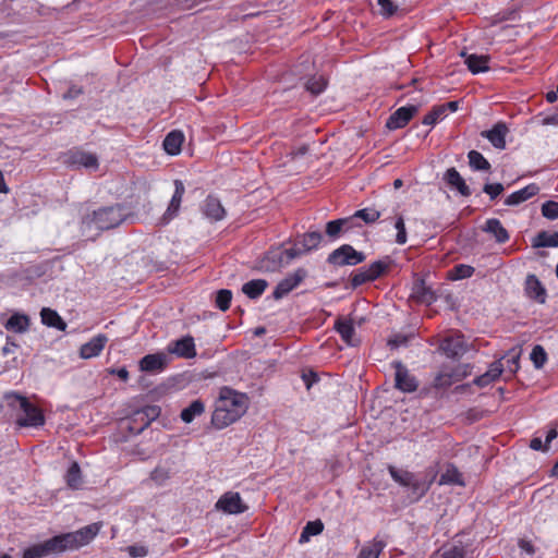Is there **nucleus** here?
<instances>
[{
    "mask_svg": "<svg viewBox=\"0 0 558 558\" xmlns=\"http://www.w3.org/2000/svg\"><path fill=\"white\" fill-rule=\"evenodd\" d=\"M126 218L120 205L108 206L86 214L82 218L81 233L88 240H95L101 231L120 226Z\"/></svg>",
    "mask_w": 558,
    "mask_h": 558,
    "instance_id": "f257e3e1",
    "label": "nucleus"
},
{
    "mask_svg": "<svg viewBox=\"0 0 558 558\" xmlns=\"http://www.w3.org/2000/svg\"><path fill=\"white\" fill-rule=\"evenodd\" d=\"M247 409V398L231 389L222 391L211 415L213 425L222 429L238 421Z\"/></svg>",
    "mask_w": 558,
    "mask_h": 558,
    "instance_id": "f03ea898",
    "label": "nucleus"
},
{
    "mask_svg": "<svg viewBox=\"0 0 558 558\" xmlns=\"http://www.w3.org/2000/svg\"><path fill=\"white\" fill-rule=\"evenodd\" d=\"M4 398L8 407L15 411V422L20 427L38 428L45 424L43 411L26 397L16 392H8Z\"/></svg>",
    "mask_w": 558,
    "mask_h": 558,
    "instance_id": "7ed1b4c3",
    "label": "nucleus"
},
{
    "mask_svg": "<svg viewBox=\"0 0 558 558\" xmlns=\"http://www.w3.org/2000/svg\"><path fill=\"white\" fill-rule=\"evenodd\" d=\"M100 523H92L75 532L57 535L62 553L87 545L99 533Z\"/></svg>",
    "mask_w": 558,
    "mask_h": 558,
    "instance_id": "20e7f679",
    "label": "nucleus"
},
{
    "mask_svg": "<svg viewBox=\"0 0 558 558\" xmlns=\"http://www.w3.org/2000/svg\"><path fill=\"white\" fill-rule=\"evenodd\" d=\"M365 260V255L357 252L353 246L343 244L332 251L327 258V262L333 266H355Z\"/></svg>",
    "mask_w": 558,
    "mask_h": 558,
    "instance_id": "39448f33",
    "label": "nucleus"
},
{
    "mask_svg": "<svg viewBox=\"0 0 558 558\" xmlns=\"http://www.w3.org/2000/svg\"><path fill=\"white\" fill-rule=\"evenodd\" d=\"M388 263L376 260L367 267L359 268L351 277V286L356 288L363 283L374 281L388 268Z\"/></svg>",
    "mask_w": 558,
    "mask_h": 558,
    "instance_id": "423d86ee",
    "label": "nucleus"
},
{
    "mask_svg": "<svg viewBox=\"0 0 558 558\" xmlns=\"http://www.w3.org/2000/svg\"><path fill=\"white\" fill-rule=\"evenodd\" d=\"M62 554L57 536L24 549L22 558H44L50 555Z\"/></svg>",
    "mask_w": 558,
    "mask_h": 558,
    "instance_id": "0eeeda50",
    "label": "nucleus"
},
{
    "mask_svg": "<svg viewBox=\"0 0 558 558\" xmlns=\"http://www.w3.org/2000/svg\"><path fill=\"white\" fill-rule=\"evenodd\" d=\"M307 276V271L304 268H298L293 274L282 279L275 288L272 298L280 300L288 295L293 289H295Z\"/></svg>",
    "mask_w": 558,
    "mask_h": 558,
    "instance_id": "6e6552de",
    "label": "nucleus"
},
{
    "mask_svg": "<svg viewBox=\"0 0 558 558\" xmlns=\"http://www.w3.org/2000/svg\"><path fill=\"white\" fill-rule=\"evenodd\" d=\"M216 509L228 514H240L247 510L239 493L228 492L216 502Z\"/></svg>",
    "mask_w": 558,
    "mask_h": 558,
    "instance_id": "1a4fd4ad",
    "label": "nucleus"
},
{
    "mask_svg": "<svg viewBox=\"0 0 558 558\" xmlns=\"http://www.w3.org/2000/svg\"><path fill=\"white\" fill-rule=\"evenodd\" d=\"M439 349L447 357L459 359L468 351V345L462 335L454 333L446 337L441 341Z\"/></svg>",
    "mask_w": 558,
    "mask_h": 558,
    "instance_id": "9d476101",
    "label": "nucleus"
},
{
    "mask_svg": "<svg viewBox=\"0 0 558 558\" xmlns=\"http://www.w3.org/2000/svg\"><path fill=\"white\" fill-rule=\"evenodd\" d=\"M392 365L396 371V388L402 392L415 391L417 389V381L415 377L409 373L408 368L401 362H393Z\"/></svg>",
    "mask_w": 558,
    "mask_h": 558,
    "instance_id": "9b49d317",
    "label": "nucleus"
},
{
    "mask_svg": "<svg viewBox=\"0 0 558 558\" xmlns=\"http://www.w3.org/2000/svg\"><path fill=\"white\" fill-rule=\"evenodd\" d=\"M167 351L182 359H193L196 356L194 339L191 336L171 341L167 347Z\"/></svg>",
    "mask_w": 558,
    "mask_h": 558,
    "instance_id": "f8f14e48",
    "label": "nucleus"
},
{
    "mask_svg": "<svg viewBox=\"0 0 558 558\" xmlns=\"http://www.w3.org/2000/svg\"><path fill=\"white\" fill-rule=\"evenodd\" d=\"M66 162L76 168H85L87 170L98 169V158L95 154L75 150L69 154Z\"/></svg>",
    "mask_w": 558,
    "mask_h": 558,
    "instance_id": "ddd939ff",
    "label": "nucleus"
},
{
    "mask_svg": "<svg viewBox=\"0 0 558 558\" xmlns=\"http://www.w3.org/2000/svg\"><path fill=\"white\" fill-rule=\"evenodd\" d=\"M415 106L401 107L397 109L387 120L386 126L389 130H397L405 126L412 117L416 113Z\"/></svg>",
    "mask_w": 558,
    "mask_h": 558,
    "instance_id": "4468645a",
    "label": "nucleus"
},
{
    "mask_svg": "<svg viewBox=\"0 0 558 558\" xmlns=\"http://www.w3.org/2000/svg\"><path fill=\"white\" fill-rule=\"evenodd\" d=\"M509 132L508 126L504 122L496 123L493 129L483 131L482 137L487 138L490 144L497 149L506 148V136Z\"/></svg>",
    "mask_w": 558,
    "mask_h": 558,
    "instance_id": "2eb2a0df",
    "label": "nucleus"
},
{
    "mask_svg": "<svg viewBox=\"0 0 558 558\" xmlns=\"http://www.w3.org/2000/svg\"><path fill=\"white\" fill-rule=\"evenodd\" d=\"M168 364V356L163 352L147 354L140 361L142 372H161Z\"/></svg>",
    "mask_w": 558,
    "mask_h": 558,
    "instance_id": "dca6fc26",
    "label": "nucleus"
},
{
    "mask_svg": "<svg viewBox=\"0 0 558 558\" xmlns=\"http://www.w3.org/2000/svg\"><path fill=\"white\" fill-rule=\"evenodd\" d=\"M184 192H185V187H184L183 182L180 180H175L174 181V193H173L171 201L169 203V206L162 217V221L165 223H168L171 219H173L178 215Z\"/></svg>",
    "mask_w": 558,
    "mask_h": 558,
    "instance_id": "f3484780",
    "label": "nucleus"
},
{
    "mask_svg": "<svg viewBox=\"0 0 558 558\" xmlns=\"http://www.w3.org/2000/svg\"><path fill=\"white\" fill-rule=\"evenodd\" d=\"M202 211L210 221H220L226 217V209L215 196H207L203 203Z\"/></svg>",
    "mask_w": 558,
    "mask_h": 558,
    "instance_id": "a211bd4d",
    "label": "nucleus"
},
{
    "mask_svg": "<svg viewBox=\"0 0 558 558\" xmlns=\"http://www.w3.org/2000/svg\"><path fill=\"white\" fill-rule=\"evenodd\" d=\"M108 342L107 336L100 333L93 337L88 342L84 343L80 349L82 359H92L100 354L106 343Z\"/></svg>",
    "mask_w": 558,
    "mask_h": 558,
    "instance_id": "6ab92c4d",
    "label": "nucleus"
},
{
    "mask_svg": "<svg viewBox=\"0 0 558 558\" xmlns=\"http://www.w3.org/2000/svg\"><path fill=\"white\" fill-rule=\"evenodd\" d=\"M526 295L539 304L546 301V290L535 275H529L525 279Z\"/></svg>",
    "mask_w": 558,
    "mask_h": 558,
    "instance_id": "aec40b11",
    "label": "nucleus"
},
{
    "mask_svg": "<svg viewBox=\"0 0 558 558\" xmlns=\"http://www.w3.org/2000/svg\"><path fill=\"white\" fill-rule=\"evenodd\" d=\"M539 192V187L535 183H531L525 187L511 193L506 199L507 206H517L531 197L535 196Z\"/></svg>",
    "mask_w": 558,
    "mask_h": 558,
    "instance_id": "412c9836",
    "label": "nucleus"
},
{
    "mask_svg": "<svg viewBox=\"0 0 558 558\" xmlns=\"http://www.w3.org/2000/svg\"><path fill=\"white\" fill-rule=\"evenodd\" d=\"M461 56L464 58V62L468 65V69L473 74L487 72L489 70V66H488L489 57L488 56H483V54L478 56L475 53L469 54L464 51L461 52Z\"/></svg>",
    "mask_w": 558,
    "mask_h": 558,
    "instance_id": "4be33fe9",
    "label": "nucleus"
},
{
    "mask_svg": "<svg viewBox=\"0 0 558 558\" xmlns=\"http://www.w3.org/2000/svg\"><path fill=\"white\" fill-rule=\"evenodd\" d=\"M335 328L348 345H355L357 343L352 320L339 318L335 323Z\"/></svg>",
    "mask_w": 558,
    "mask_h": 558,
    "instance_id": "5701e85b",
    "label": "nucleus"
},
{
    "mask_svg": "<svg viewBox=\"0 0 558 558\" xmlns=\"http://www.w3.org/2000/svg\"><path fill=\"white\" fill-rule=\"evenodd\" d=\"M411 298L421 304L430 305L436 301L435 293L425 286L424 281H417L413 284Z\"/></svg>",
    "mask_w": 558,
    "mask_h": 558,
    "instance_id": "b1692460",
    "label": "nucleus"
},
{
    "mask_svg": "<svg viewBox=\"0 0 558 558\" xmlns=\"http://www.w3.org/2000/svg\"><path fill=\"white\" fill-rule=\"evenodd\" d=\"M441 558H465L466 547L461 541L452 539L439 549Z\"/></svg>",
    "mask_w": 558,
    "mask_h": 558,
    "instance_id": "393cba45",
    "label": "nucleus"
},
{
    "mask_svg": "<svg viewBox=\"0 0 558 558\" xmlns=\"http://www.w3.org/2000/svg\"><path fill=\"white\" fill-rule=\"evenodd\" d=\"M445 179L448 182V184L456 187L461 195H471L469 186L465 184L464 179L461 177V174L458 172L456 168L448 169L445 174Z\"/></svg>",
    "mask_w": 558,
    "mask_h": 558,
    "instance_id": "a878e982",
    "label": "nucleus"
},
{
    "mask_svg": "<svg viewBox=\"0 0 558 558\" xmlns=\"http://www.w3.org/2000/svg\"><path fill=\"white\" fill-rule=\"evenodd\" d=\"M40 317H41V322L44 325L48 326V327H53L58 330H61V331H64L65 328H66V324L65 322L60 317V315L49 308V307H44L40 312Z\"/></svg>",
    "mask_w": 558,
    "mask_h": 558,
    "instance_id": "bb28decb",
    "label": "nucleus"
},
{
    "mask_svg": "<svg viewBox=\"0 0 558 558\" xmlns=\"http://www.w3.org/2000/svg\"><path fill=\"white\" fill-rule=\"evenodd\" d=\"M483 230L493 234L498 243H505L509 240L508 231L504 228L498 219H488Z\"/></svg>",
    "mask_w": 558,
    "mask_h": 558,
    "instance_id": "cd10ccee",
    "label": "nucleus"
},
{
    "mask_svg": "<svg viewBox=\"0 0 558 558\" xmlns=\"http://www.w3.org/2000/svg\"><path fill=\"white\" fill-rule=\"evenodd\" d=\"M268 287L265 279H253L242 286V292L250 299L259 298Z\"/></svg>",
    "mask_w": 558,
    "mask_h": 558,
    "instance_id": "c85d7f7f",
    "label": "nucleus"
},
{
    "mask_svg": "<svg viewBox=\"0 0 558 558\" xmlns=\"http://www.w3.org/2000/svg\"><path fill=\"white\" fill-rule=\"evenodd\" d=\"M184 136L179 131L170 132L163 140V148L170 155H178L181 151Z\"/></svg>",
    "mask_w": 558,
    "mask_h": 558,
    "instance_id": "c756f323",
    "label": "nucleus"
},
{
    "mask_svg": "<svg viewBox=\"0 0 558 558\" xmlns=\"http://www.w3.org/2000/svg\"><path fill=\"white\" fill-rule=\"evenodd\" d=\"M439 484H454L463 486L464 482L459 470L453 464H448L445 472L440 476Z\"/></svg>",
    "mask_w": 558,
    "mask_h": 558,
    "instance_id": "7c9ffc66",
    "label": "nucleus"
},
{
    "mask_svg": "<svg viewBox=\"0 0 558 558\" xmlns=\"http://www.w3.org/2000/svg\"><path fill=\"white\" fill-rule=\"evenodd\" d=\"M205 405L201 400H194L189 407L181 411L180 417L184 423H191L196 416L204 413Z\"/></svg>",
    "mask_w": 558,
    "mask_h": 558,
    "instance_id": "2f4dec72",
    "label": "nucleus"
},
{
    "mask_svg": "<svg viewBox=\"0 0 558 558\" xmlns=\"http://www.w3.org/2000/svg\"><path fill=\"white\" fill-rule=\"evenodd\" d=\"M29 326V319L26 315L14 314L5 323V328L14 332H24Z\"/></svg>",
    "mask_w": 558,
    "mask_h": 558,
    "instance_id": "473e14b6",
    "label": "nucleus"
},
{
    "mask_svg": "<svg viewBox=\"0 0 558 558\" xmlns=\"http://www.w3.org/2000/svg\"><path fill=\"white\" fill-rule=\"evenodd\" d=\"M302 254L305 253L303 252L301 245L298 243L293 247L272 253V257L275 259H278L279 264L281 265L289 264L292 259H294L298 256H301Z\"/></svg>",
    "mask_w": 558,
    "mask_h": 558,
    "instance_id": "72a5a7b5",
    "label": "nucleus"
},
{
    "mask_svg": "<svg viewBox=\"0 0 558 558\" xmlns=\"http://www.w3.org/2000/svg\"><path fill=\"white\" fill-rule=\"evenodd\" d=\"M323 240L320 232L312 231L303 234L302 240L299 242L304 253L315 250L319 246Z\"/></svg>",
    "mask_w": 558,
    "mask_h": 558,
    "instance_id": "f704fd0d",
    "label": "nucleus"
},
{
    "mask_svg": "<svg viewBox=\"0 0 558 558\" xmlns=\"http://www.w3.org/2000/svg\"><path fill=\"white\" fill-rule=\"evenodd\" d=\"M351 222H353V218L349 217L328 221L326 225V234L330 239H337L342 232L344 225H349Z\"/></svg>",
    "mask_w": 558,
    "mask_h": 558,
    "instance_id": "c9c22d12",
    "label": "nucleus"
},
{
    "mask_svg": "<svg viewBox=\"0 0 558 558\" xmlns=\"http://www.w3.org/2000/svg\"><path fill=\"white\" fill-rule=\"evenodd\" d=\"M65 482L69 487L78 489L82 486V474L80 465L73 462L66 471Z\"/></svg>",
    "mask_w": 558,
    "mask_h": 558,
    "instance_id": "e433bc0d",
    "label": "nucleus"
},
{
    "mask_svg": "<svg viewBox=\"0 0 558 558\" xmlns=\"http://www.w3.org/2000/svg\"><path fill=\"white\" fill-rule=\"evenodd\" d=\"M384 547L385 543L375 538L372 543L363 546L357 558H378Z\"/></svg>",
    "mask_w": 558,
    "mask_h": 558,
    "instance_id": "4c0bfd02",
    "label": "nucleus"
},
{
    "mask_svg": "<svg viewBox=\"0 0 558 558\" xmlns=\"http://www.w3.org/2000/svg\"><path fill=\"white\" fill-rule=\"evenodd\" d=\"M389 474L392 477L395 482L400 484L403 487H409L412 483V481L415 478V474L409 471H400L397 470L395 466L390 465L388 468Z\"/></svg>",
    "mask_w": 558,
    "mask_h": 558,
    "instance_id": "58836bf2",
    "label": "nucleus"
},
{
    "mask_svg": "<svg viewBox=\"0 0 558 558\" xmlns=\"http://www.w3.org/2000/svg\"><path fill=\"white\" fill-rule=\"evenodd\" d=\"M323 529L324 525L319 520L307 522L300 535L299 542L301 544L308 542L311 536L320 534L323 532Z\"/></svg>",
    "mask_w": 558,
    "mask_h": 558,
    "instance_id": "ea45409f",
    "label": "nucleus"
},
{
    "mask_svg": "<svg viewBox=\"0 0 558 558\" xmlns=\"http://www.w3.org/2000/svg\"><path fill=\"white\" fill-rule=\"evenodd\" d=\"M469 163L474 170L487 171L490 169V163L487 159L477 150H471L468 154Z\"/></svg>",
    "mask_w": 558,
    "mask_h": 558,
    "instance_id": "a19ab883",
    "label": "nucleus"
},
{
    "mask_svg": "<svg viewBox=\"0 0 558 558\" xmlns=\"http://www.w3.org/2000/svg\"><path fill=\"white\" fill-rule=\"evenodd\" d=\"M533 245L536 247H557L558 232L547 233L543 231L538 233Z\"/></svg>",
    "mask_w": 558,
    "mask_h": 558,
    "instance_id": "79ce46f5",
    "label": "nucleus"
},
{
    "mask_svg": "<svg viewBox=\"0 0 558 558\" xmlns=\"http://www.w3.org/2000/svg\"><path fill=\"white\" fill-rule=\"evenodd\" d=\"M380 216V211L376 210L375 208H363L356 210L349 218H353V221H355L356 219H362L365 223H373L377 221Z\"/></svg>",
    "mask_w": 558,
    "mask_h": 558,
    "instance_id": "37998d69",
    "label": "nucleus"
},
{
    "mask_svg": "<svg viewBox=\"0 0 558 558\" xmlns=\"http://www.w3.org/2000/svg\"><path fill=\"white\" fill-rule=\"evenodd\" d=\"M430 484L432 482L423 481L415 476V478L412 481L411 485L408 488L412 490L414 500H418L428 492Z\"/></svg>",
    "mask_w": 558,
    "mask_h": 558,
    "instance_id": "c03bdc74",
    "label": "nucleus"
},
{
    "mask_svg": "<svg viewBox=\"0 0 558 558\" xmlns=\"http://www.w3.org/2000/svg\"><path fill=\"white\" fill-rule=\"evenodd\" d=\"M171 475V471L166 465H157L150 473V478L157 485H163Z\"/></svg>",
    "mask_w": 558,
    "mask_h": 558,
    "instance_id": "a18cd8bd",
    "label": "nucleus"
},
{
    "mask_svg": "<svg viewBox=\"0 0 558 558\" xmlns=\"http://www.w3.org/2000/svg\"><path fill=\"white\" fill-rule=\"evenodd\" d=\"M446 114V106L433 108L424 118L422 123L425 125H435Z\"/></svg>",
    "mask_w": 558,
    "mask_h": 558,
    "instance_id": "49530a36",
    "label": "nucleus"
},
{
    "mask_svg": "<svg viewBox=\"0 0 558 558\" xmlns=\"http://www.w3.org/2000/svg\"><path fill=\"white\" fill-rule=\"evenodd\" d=\"M327 82L323 76H314L306 83V89L313 95H319L326 88Z\"/></svg>",
    "mask_w": 558,
    "mask_h": 558,
    "instance_id": "de8ad7c7",
    "label": "nucleus"
},
{
    "mask_svg": "<svg viewBox=\"0 0 558 558\" xmlns=\"http://www.w3.org/2000/svg\"><path fill=\"white\" fill-rule=\"evenodd\" d=\"M232 300V292L227 289H221L217 292L216 295V306L221 311H227L230 307V303Z\"/></svg>",
    "mask_w": 558,
    "mask_h": 558,
    "instance_id": "09e8293b",
    "label": "nucleus"
},
{
    "mask_svg": "<svg viewBox=\"0 0 558 558\" xmlns=\"http://www.w3.org/2000/svg\"><path fill=\"white\" fill-rule=\"evenodd\" d=\"M542 215L549 220L558 219V199L545 202L542 205Z\"/></svg>",
    "mask_w": 558,
    "mask_h": 558,
    "instance_id": "8fccbe9b",
    "label": "nucleus"
},
{
    "mask_svg": "<svg viewBox=\"0 0 558 558\" xmlns=\"http://www.w3.org/2000/svg\"><path fill=\"white\" fill-rule=\"evenodd\" d=\"M531 360L536 368L543 367L547 360V354L543 347L535 345L531 352Z\"/></svg>",
    "mask_w": 558,
    "mask_h": 558,
    "instance_id": "3c124183",
    "label": "nucleus"
},
{
    "mask_svg": "<svg viewBox=\"0 0 558 558\" xmlns=\"http://www.w3.org/2000/svg\"><path fill=\"white\" fill-rule=\"evenodd\" d=\"M412 338H413V335L397 333L388 340V345L391 349H399L401 347H407Z\"/></svg>",
    "mask_w": 558,
    "mask_h": 558,
    "instance_id": "603ef678",
    "label": "nucleus"
},
{
    "mask_svg": "<svg viewBox=\"0 0 558 558\" xmlns=\"http://www.w3.org/2000/svg\"><path fill=\"white\" fill-rule=\"evenodd\" d=\"M395 228L397 229V236L396 242L400 245H403L407 243L408 236H407V230L404 225V219L402 216H399L396 220Z\"/></svg>",
    "mask_w": 558,
    "mask_h": 558,
    "instance_id": "864d4df0",
    "label": "nucleus"
},
{
    "mask_svg": "<svg viewBox=\"0 0 558 558\" xmlns=\"http://www.w3.org/2000/svg\"><path fill=\"white\" fill-rule=\"evenodd\" d=\"M158 415V410L155 407L146 408L143 411L136 412V416H138L142 421H144V417L147 418V421L144 423V426L140 428L142 430L144 427H146L149 424V420H154Z\"/></svg>",
    "mask_w": 558,
    "mask_h": 558,
    "instance_id": "5fc2aeb1",
    "label": "nucleus"
},
{
    "mask_svg": "<svg viewBox=\"0 0 558 558\" xmlns=\"http://www.w3.org/2000/svg\"><path fill=\"white\" fill-rule=\"evenodd\" d=\"M483 191L488 194L492 199H495L502 193L504 185L501 183H486Z\"/></svg>",
    "mask_w": 558,
    "mask_h": 558,
    "instance_id": "6e6d98bb",
    "label": "nucleus"
},
{
    "mask_svg": "<svg viewBox=\"0 0 558 558\" xmlns=\"http://www.w3.org/2000/svg\"><path fill=\"white\" fill-rule=\"evenodd\" d=\"M453 374L449 373H440L435 378V387L437 388H445L450 386L453 383Z\"/></svg>",
    "mask_w": 558,
    "mask_h": 558,
    "instance_id": "4d7b16f0",
    "label": "nucleus"
},
{
    "mask_svg": "<svg viewBox=\"0 0 558 558\" xmlns=\"http://www.w3.org/2000/svg\"><path fill=\"white\" fill-rule=\"evenodd\" d=\"M380 13L385 16H391L397 11V5L391 0H377Z\"/></svg>",
    "mask_w": 558,
    "mask_h": 558,
    "instance_id": "13d9d810",
    "label": "nucleus"
},
{
    "mask_svg": "<svg viewBox=\"0 0 558 558\" xmlns=\"http://www.w3.org/2000/svg\"><path fill=\"white\" fill-rule=\"evenodd\" d=\"M454 271L457 279H463L471 277L474 272V268L469 265L460 264L454 267Z\"/></svg>",
    "mask_w": 558,
    "mask_h": 558,
    "instance_id": "bf43d9fd",
    "label": "nucleus"
},
{
    "mask_svg": "<svg viewBox=\"0 0 558 558\" xmlns=\"http://www.w3.org/2000/svg\"><path fill=\"white\" fill-rule=\"evenodd\" d=\"M504 372V365L500 361H495L489 365V368L487 369V374H489L490 378L495 381L500 377V375Z\"/></svg>",
    "mask_w": 558,
    "mask_h": 558,
    "instance_id": "052dcab7",
    "label": "nucleus"
},
{
    "mask_svg": "<svg viewBox=\"0 0 558 558\" xmlns=\"http://www.w3.org/2000/svg\"><path fill=\"white\" fill-rule=\"evenodd\" d=\"M128 553L131 557L137 558V557H145L147 555L148 550L144 546H129Z\"/></svg>",
    "mask_w": 558,
    "mask_h": 558,
    "instance_id": "680f3d73",
    "label": "nucleus"
},
{
    "mask_svg": "<svg viewBox=\"0 0 558 558\" xmlns=\"http://www.w3.org/2000/svg\"><path fill=\"white\" fill-rule=\"evenodd\" d=\"M471 374V366L470 364H463V365H460L453 373L454 375V380H459L461 378H464L466 377L468 375Z\"/></svg>",
    "mask_w": 558,
    "mask_h": 558,
    "instance_id": "e2e57ef3",
    "label": "nucleus"
},
{
    "mask_svg": "<svg viewBox=\"0 0 558 558\" xmlns=\"http://www.w3.org/2000/svg\"><path fill=\"white\" fill-rule=\"evenodd\" d=\"M493 378H490L489 374L487 373H484L482 374L481 376H477L473 383L478 386V387H486L488 386L490 383H493Z\"/></svg>",
    "mask_w": 558,
    "mask_h": 558,
    "instance_id": "0e129e2a",
    "label": "nucleus"
},
{
    "mask_svg": "<svg viewBox=\"0 0 558 558\" xmlns=\"http://www.w3.org/2000/svg\"><path fill=\"white\" fill-rule=\"evenodd\" d=\"M530 447L533 450H543V451H547L548 450V446L545 442H543L541 437L532 438L531 442H530Z\"/></svg>",
    "mask_w": 558,
    "mask_h": 558,
    "instance_id": "69168bd1",
    "label": "nucleus"
},
{
    "mask_svg": "<svg viewBox=\"0 0 558 558\" xmlns=\"http://www.w3.org/2000/svg\"><path fill=\"white\" fill-rule=\"evenodd\" d=\"M83 93L82 88L81 87H77V86H71L66 93H64L63 95V98L64 99H74L76 98L78 95H81Z\"/></svg>",
    "mask_w": 558,
    "mask_h": 558,
    "instance_id": "338daca9",
    "label": "nucleus"
},
{
    "mask_svg": "<svg viewBox=\"0 0 558 558\" xmlns=\"http://www.w3.org/2000/svg\"><path fill=\"white\" fill-rule=\"evenodd\" d=\"M519 547L529 555H533L535 553L534 546L526 539H520Z\"/></svg>",
    "mask_w": 558,
    "mask_h": 558,
    "instance_id": "774afa93",
    "label": "nucleus"
}]
</instances>
